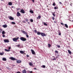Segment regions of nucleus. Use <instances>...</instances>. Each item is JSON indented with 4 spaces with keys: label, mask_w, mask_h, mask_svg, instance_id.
<instances>
[{
    "label": "nucleus",
    "mask_w": 73,
    "mask_h": 73,
    "mask_svg": "<svg viewBox=\"0 0 73 73\" xmlns=\"http://www.w3.org/2000/svg\"><path fill=\"white\" fill-rule=\"evenodd\" d=\"M52 17V20H54V19H55L54 17Z\"/></svg>",
    "instance_id": "nucleus-40"
},
{
    "label": "nucleus",
    "mask_w": 73,
    "mask_h": 73,
    "mask_svg": "<svg viewBox=\"0 0 73 73\" xmlns=\"http://www.w3.org/2000/svg\"><path fill=\"white\" fill-rule=\"evenodd\" d=\"M25 51H23V50H21L20 51V53H21V54H24V53Z\"/></svg>",
    "instance_id": "nucleus-12"
},
{
    "label": "nucleus",
    "mask_w": 73,
    "mask_h": 73,
    "mask_svg": "<svg viewBox=\"0 0 73 73\" xmlns=\"http://www.w3.org/2000/svg\"><path fill=\"white\" fill-rule=\"evenodd\" d=\"M24 54H25V53H24Z\"/></svg>",
    "instance_id": "nucleus-60"
},
{
    "label": "nucleus",
    "mask_w": 73,
    "mask_h": 73,
    "mask_svg": "<svg viewBox=\"0 0 73 73\" xmlns=\"http://www.w3.org/2000/svg\"><path fill=\"white\" fill-rule=\"evenodd\" d=\"M27 57H29V55H27Z\"/></svg>",
    "instance_id": "nucleus-45"
},
{
    "label": "nucleus",
    "mask_w": 73,
    "mask_h": 73,
    "mask_svg": "<svg viewBox=\"0 0 73 73\" xmlns=\"http://www.w3.org/2000/svg\"><path fill=\"white\" fill-rule=\"evenodd\" d=\"M29 12L30 13H33L34 12H33V10H30V11H29Z\"/></svg>",
    "instance_id": "nucleus-23"
},
{
    "label": "nucleus",
    "mask_w": 73,
    "mask_h": 73,
    "mask_svg": "<svg viewBox=\"0 0 73 73\" xmlns=\"http://www.w3.org/2000/svg\"><path fill=\"white\" fill-rule=\"evenodd\" d=\"M64 25L65 27L66 28H68V25H67V24H65Z\"/></svg>",
    "instance_id": "nucleus-19"
},
{
    "label": "nucleus",
    "mask_w": 73,
    "mask_h": 73,
    "mask_svg": "<svg viewBox=\"0 0 73 73\" xmlns=\"http://www.w3.org/2000/svg\"><path fill=\"white\" fill-rule=\"evenodd\" d=\"M22 73H27V71L25 69L23 70L22 71Z\"/></svg>",
    "instance_id": "nucleus-15"
},
{
    "label": "nucleus",
    "mask_w": 73,
    "mask_h": 73,
    "mask_svg": "<svg viewBox=\"0 0 73 73\" xmlns=\"http://www.w3.org/2000/svg\"><path fill=\"white\" fill-rule=\"evenodd\" d=\"M1 1H4V0H1Z\"/></svg>",
    "instance_id": "nucleus-56"
},
{
    "label": "nucleus",
    "mask_w": 73,
    "mask_h": 73,
    "mask_svg": "<svg viewBox=\"0 0 73 73\" xmlns=\"http://www.w3.org/2000/svg\"><path fill=\"white\" fill-rule=\"evenodd\" d=\"M8 17L10 20H14L13 17H12L11 16H9Z\"/></svg>",
    "instance_id": "nucleus-4"
},
{
    "label": "nucleus",
    "mask_w": 73,
    "mask_h": 73,
    "mask_svg": "<svg viewBox=\"0 0 73 73\" xmlns=\"http://www.w3.org/2000/svg\"><path fill=\"white\" fill-rule=\"evenodd\" d=\"M25 21H27V22L28 21V19L27 18L25 19Z\"/></svg>",
    "instance_id": "nucleus-37"
},
{
    "label": "nucleus",
    "mask_w": 73,
    "mask_h": 73,
    "mask_svg": "<svg viewBox=\"0 0 73 73\" xmlns=\"http://www.w3.org/2000/svg\"><path fill=\"white\" fill-rule=\"evenodd\" d=\"M10 59L11 60H16V61H17V59L13 57H11L10 58Z\"/></svg>",
    "instance_id": "nucleus-5"
},
{
    "label": "nucleus",
    "mask_w": 73,
    "mask_h": 73,
    "mask_svg": "<svg viewBox=\"0 0 73 73\" xmlns=\"http://www.w3.org/2000/svg\"><path fill=\"white\" fill-rule=\"evenodd\" d=\"M42 68H45V66L44 65H43L42 66Z\"/></svg>",
    "instance_id": "nucleus-38"
},
{
    "label": "nucleus",
    "mask_w": 73,
    "mask_h": 73,
    "mask_svg": "<svg viewBox=\"0 0 73 73\" xmlns=\"http://www.w3.org/2000/svg\"><path fill=\"white\" fill-rule=\"evenodd\" d=\"M19 39V37H18L17 38H13V41H14L15 42H17V40H18Z\"/></svg>",
    "instance_id": "nucleus-1"
},
{
    "label": "nucleus",
    "mask_w": 73,
    "mask_h": 73,
    "mask_svg": "<svg viewBox=\"0 0 73 73\" xmlns=\"http://www.w3.org/2000/svg\"><path fill=\"white\" fill-rule=\"evenodd\" d=\"M13 66H15V65H13Z\"/></svg>",
    "instance_id": "nucleus-61"
},
{
    "label": "nucleus",
    "mask_w": 73,
    "mask_h": 73,
    "mask_svg": "<svg viewBox=\"0 0 73 73\" xmlns=\"http://www.w3.org/2000/svg\"><path fill=\"white\" fill-rule=\"evenodd\" d=\"M21 12L22 13H25V11H24V10L23 9H22L21 10Z\"/></svg>",
    "instance_id": "nucleus-8"
},
{
    "label": "nucleus",
    "mask_w": 73,
    "mask_h": 73,
    "mask_svg": "<svg viewBox=\"0 0 73 73\" xmlns=\"http://www.w3.org/2000/svg\"><path fill=\"white\" fill-rule=\"evenodd\" d=\"M23 23H25V21H23Z\"/></svg>",
    "instance_id": "nucleus-50"
},
{
    "label": "nucleus",
    "mask_w": 73,
    "mask_h": 73,
    "mask_svg": "<svg viewBox=\"0 0 73 73\" xmlns=\"http://www.w3.org/2000/svg\"><path fill=\"white\" fill-rule=\"evenodd\" d=\"M61 35V33H58V35Z\"/></svg>",
    "instance_id": "nucleus-49"
},
{
    "label": "nucleus",
    "mask_w": 73,
    "mask_h": 73,
    "mask_svg": "<svg viewBox=\"0 0 73 73\" xmlns=\"http://www.w3.org/2000/svg\"><path fill=\"white\" fill-rule=\"evenodd\" d=\"M57 48H60V45H58V44L57 45H56Z\"/></svg>",
    "instance_id": "nucleus-33"
},
{
    "label": "nucleus",
    "mask_w": 73,
    "mask_h": 73,
    "mask_svg": "<svg viewBox=\"0 0 73 73\" xmlns=\"http://www.w3.org/2000/svg\"><path fill=\"white\" fill-rule=\"evenodd\" d=\"M20 39L22 41H25L27 40V38L24 37H21L20 38Z\"/></svg>",
    "instance_id": "nucleus-2"
},
{
    "label": "nucleus",
    "mask_w": 73,
    "mask_h": 73,
    "mask_svg": "<svg viewBox=\"0 0 73 73\" xmlns=\"http://www.w3.org/2000/svg\"><path fill=\"white\" fill-rule=\"evenodd\" d=\"M17 16L18 17H19V16H21V14L18 11L17 13Z\"/></svg>",
    "instance_id": "nucleus-7"
},
{
    "label": "nucleus",
    "mask_w": 73,
    "mask_h": 73,
    "mask_svg": "<svg viewBox=\"0 0 73 73\" xmlns=\"http://www.w3.org/2000/svg\"><path fill=\"white\" fill-rule=\"evenodd\" d=\"M72 22H73V20H72Z\"/></svg>",
    "instance_id": "nucleus-59"
},
{
    "label": "nucleus",
    "mask_w": 73,
    "mask_h": 73,
    "mask_svg": "<svg viewBox=\"0 0 73 73\" xmlns=\"http://www.w3.org/2000/svg\"><path fill=\"white\" fill-rule=\"evenodd\" d=\"M29 64L30 66H33V64L31 62L29 63Z\"/></svg>",
    "instance_id": "nucleus-22"
},
{
    "label": "nucleus",
    "mask_w": 73,
    "mask_h": 73,
    "mask_svg": "<svg viewBox=\"0 0 73 73\" xmlns=\"http://www.w3.org/2000/svg\"><path fill=\"white\" fill-rule=\"evenodd\" d=\"M28 23L29 24V23H29V22H28Z\"/></svg>",
    "instance_id": "nucleus-57"
},
{
    "label": "nucleus",
    "mask_w": 73,
    "mask_h": 73,
    "mask_svg": "<svg viewBox=\"0 0 73 73\" xmlns=\"http://www.w3.org/2000/svg\"><path fill=\"white\" fill-rule=\"evenodd\" d=\"M11 24H12L15 25V24L16 23H15L14 22H11Z\"/></svg>",
    "instance_id": "nucleus-32"
},
{
    "label": "nucleus",
    "mask_w": 73,
    "mask_h": 73,
    "mask_svg": "<svg viewBox=\"0 0 73 73\" xmlns=\"http://www.w3.org/2000/svg\"><path fill=\"white\" fill-rule=\"evenodd\" d=\"M4 52H3V53H2L1 52H0V54L1 56H2V55H3V54H4Z\"/></svg>",
    "instance_id": "nucleus-26"
},
{
    "label": "nucleus",
    "mask_w": 73,
    "mask_h": 73,
    "mask_svg": "<svg viewBox=\"0 0 73 73\" xmlns=\"http://www.w3.org/2000/svg\"><path fill=\"white\" fill-rule=\"evenodd\" d=\"M60 24L61 25H64V23H61Z\"/></svg>",
    "instance_id": "nucleus-43"
},
{
    "label": "nucleus",
    "mask_w": 73,
    "mask_h": 73,
    "mask_svg": "<svg viewBox=\"0 0 73 73\" xmlns=\"http://www.w3.org/2000/svg\"><path fill=\"white\" fill-rule=\"evenodd\" d=\"M59 3H60V4H62V3L60 2H59Z\"/></svg>",
    "instance_id": "nucleus-52"
},
{
    "label": "nucleus",
    "mask_w": 73,
    "mask_h": 73,
    "mask_svg": "<svg viewBox=\"0 0 73 73\" xmlns=\"http://www.w3.org/2000/svg\"><path fill=\"white\" fill-rule=\"evenodd\" d=\"M59 42H60V43L62 42L61 41H59Z\"/></svg>",
    "instance_id": "nucleus-55"
},
{
    "label": "nucleus",
    "mask_w": 73,
    "mask_h": 73,
    "mask_svg": "<svg viewBox=\"0 0 73 73\" xmlns=\"http://www.w3.org/2000/svg\"><path fill=\"white\" fill-rule=\"evenodd\" d=\"M47 7H48V6H47Z\"/></svg>",
    "instance_id": "nucleus-58"
},
{
    "label": "nucleus",
    "mask_w": 73,
    "mask_h": 73,
    "mask_svg": "<svg viewBox=\"0 0 73 73\" xmlns=\"http://www.w3.org/2000/svg\"><path fill=\"white\" fill-rule=\"evenodd\" d=\"M52 60H56V58H54L52 59Z\"/></svg>",
    "instance_id": "nucleus-42"
},
{
    "label": "nucleus",
    "mask_w": 73,
    "mask_h": 73,
    "mask_svg": "<svg viewBox=\"0 0 73 73\" xmlns=\"http://www.w3.org/2000/svg\"><path fill=\"white\" fill-rule=\"evenodd\" d=\"M26 36H27V37L28 38V37H29V35H28L27 34L26 35Z\"/></svg>",
    "instance_id": "nucleus-41"
},
{
    "label": "nucleus",
    "mask_w": 73,
    "mask_h": 73,
    "mask_svg": "<svg viewBox=\"0 0 73 73\" xmlns=\"http://www.w3.org/2000/svg\"><path fill=\"white\" fill-rule=\"evenodd\" d=\"M4 41V42H9V41L8 39H5Z\"/></svg>",
    "instance_id": "nucleus-10"
},
{
    "label": "nucleus",
    "mask_w": 73,
    "mask_h": 73,
    "mask_svg": "<svg viewBox=\"0 0 73 73\" xmlns=\"http://www.w3.org/2000/svg\"><path fill=\"white\" fill-rule=\"evenodd\" d=\"M3 31V29L0 28V33H1V32Z\"/></svg>",
    "instance_id": "nucleus-36"
},
{
    "label": "nucleus",
    "mask_w": 73,
    "mask_h": 73,
    "mask_svg": "<svg viewBox=\"0 0 73 73\" xmlns=\"http://www.w3.org/2000/svg\"><path fill=\"white\" fill-rule=\"evenodd\" d=\"M17 47H18V48H21L20 47V45H16V46Z\"/></svg>",
    "instance_id": "nucleus-27"
},
{
    "label": "nucleus",
    "mask_w": 73,
    "mask_h": 73,
    "mask_svg": "<svg viewBox=\"0 0 73 73\" xmlns=\"http://www.w3.org/2000/svg\"><path fill=\"white\" fill-rule=\"evenodd\" d=\"M55 52L56 53H58V52L57 50H56Z\"/></svg>",
    "instance_id": "nucleus-39"
},
{
    "label": "nucleus",
    "mask_w": 73,
    "mask_h": 73,
    "mask_svg": "<svg viewBox=\"0 0 73 73\" xmlns=\"http://www.w3.org/2000/svg\"><path fill=\"white\" fill-rule=\"evenodd\" d=\"M4 34H5V31H3L2 32V34L4 35Z\"/></svg>",
    "instance_id": "nucleus-28"
},
{
    "label": "nucleus",
    "mask_w": 73,
    "mask_h": 73,
    "mask_svg": "<svg viewBox=\"0 0 73 73\" xmlns=\"http://www.w3.org/2000/svg\"><path fill=\"white\" fill-rule=\"evenodd\" d=\"M44 25L45 26H47V25H48L46 23H44Z\"/></svg>",
    "instance_id": "nucleus-30"
},
{
    "label": "nucleus",
    "mask_w": 73,
    "mask_h": 73,
    "mask_svg": "<svg viewBox=\"0 0 73 73\" xmlns=\"http://www.w3.org/2000/svg\"><path fill=\"white\" fill-rule=\"evenodd\" d=\"M52 15L54 17H55L56 16V15L54 14V13H52Z\"/></svg>",
    "instance_id": "nucleus-25"
},
{
    "label": "nucleus",
    "mask_w": 73,
    "mask_h": 73,
    "mask_svg": "<svg viewBox=\"0 0 73 73\" xmlns=\"http://www.w3.org/2000/svg\"><path fill=\"white\" fill-rule=\"evenodd\" d=\"M19 9H20V8H18L17 9V11H19Z\"/></svg>",
    "instance_id": "nucleus-48"
},
{
    "label": "nucleus",
    "mask_w": 73,
    "mask_h": 73,
    "mask_svg": "<svg viewBox=\"0 0 73 73\" xmlns=\"http://www.w3.org/2000/svg\"><path fill=\"white\" fill-rule=\"evenodd\" d=\"M54 23H57V21H54Z\"/></svg>",
    "instance_id": "nucleus-51"
},
{
    "label": "nucleus",
    "mask_w": 73,
    "mask_h": 73,
    "mask_svg": "<svg viewBox=\"0 0 73 73\" xmlns=\"http://www.w3.org/2000/svg\"><path fill=\"white\" fill-rule=\"evenodd\" d=\"M54 13H55V12H54Z\"/></svg>",
    "instance_id": "nucleus-62"
},
{
    "label": "nucleus",
    "mask_w": 73,
    "mask_h": 73,
    "mask_svg": "<svg viewBox=\"0 0 73 73\" xmlns=\"http://www.w3.org/2000/svg\"><path fill=\"white\" fill-rule=\"evenodd\" d=\"M32 1H33V3H35V0H32Z\"/></svg>",
    "instance_id": "nucleus-47"
},
{
    "label": "nucleus",
    "mask_w": 73,
    "mask_h": 73,
    "mask_svg": "<svg viewBox=\"0 0 73 73\" xmlns=\"http://www.w3.org/2000/svg\"><path fill=\"white\" fill-rule=\"evenodd\" d=\"M37 30H35L34 31V32L35 33H37Z\"/></svg>",
    "instance_id": "nucleus-34"
},
{
    "label": "nucleus",
    "mask_w": 73,
    "mask_h": 73,
    "mask_svg": "<svg viewBox=\"0 0 73 73\" xmlns=\"http://www.w3.org/2000/svg\"><path fill=\"white\" fill-rule=\"evenodd\" d=\"M34 69H35V70H36V68H34Z\"/></svg>",
    "instance_id": "nucleus-53"
},
{
    "label": "nucleus",
    "mask_w": 73,
    "mask_h": 73,
    "mask_svg": "<svg viewBox=\"0 0 73 73\" xmlns=\"http://www.w3.org/2000/svg\"><path fill=\"white\" fill-rule=\"evenodd\" d=\"M22 33L24 34L25 35L27 34V32H26L25 31H23Z\"/></svg>",
    "instance_id": "nucleus-17"
},
{
    "label": "nucleus",
    "mask_w": 73,
    "mask_h": 73,
    "mask_svg": "<svg viewBox=\"0 0 73 73\" xmlns=\"http://www.w3.org/2000/svg\"><path fill=\"white\" fill-rule=\"evenodd\" d=\"M41 18V16L40 15H39L38 17L37 18V19H40Z\"/></svg>",
    "instance_id": "nucleus-24"
},
{
    "label": "nucleus",
    "mask_w": 73,
    "mask_h": 73,
    "mask_svg": "<svg viewBox=\"0 0 73 73\" xmlns=\"http://www.w3.org/2000/svg\"><path fill=\"white\" fill-rule=\"evenodd\" d=\"M1 68H0V70H1Z\"/></svg>",
    "instance_id": "nucleus-54"
},
{
    "label": "nucleus",
    "mask_w": 73,
    "mask_h": 73,
    "mask_svg": "<svg viewBox=\"0 0 73 73\" xmlns=\"http://www.w3.org/2000/svg\"><path fill=\"white\" fill-rule=\"evenodd\" d=\"M5 35H3V37H5Z\"/></svg>",
    "instance_id": "nucleus-44"
},
{
    "label": "nucleus",
    "mask_w": 73,
    "mask_h": 73,
    "mask_svg": "<svg viewBox=\"0 0 73 73\" xmlns=\"http://www.w3.org/2000/svg\"><path fill=\"white\" fill-rule=\"evenodd\" d=\"M41 33L39 31H38L37 32V34L38 35H41Z\"/></svg>",
    "instance_id": "nucleus-18"
},
{
    "label": "nucleus",
    "mask_w": 73,
    "mask_h": 73,
    "mask_svg": "<svg viewBox=\"0 0 73 73\" xmlns=\"http://www.w3.org/2000/svg\"><path fill=\"white\" fill-rule=\"evenodd\" d=\"M48 48H50V47H51V45L50 44H48Z\"/></svg>",
    "instance_id": "nucleus-21"
},
{
    "label": "nucleus",
    "mask_w": 73,
    "mask_h": 73,
    "mask_svg": "<svg viewBox=\"0 0 73 73\" xmlns=\"http://www.w3.org/2000/svg\"><path fill=\"white\" fill-rule=\"evenodd\" d=\"M2 27H3V28H7V27H8V26L7 25H3Z\"/></svg>",
    "instance_id": "nucleus-13"
},
{
    "label": "nucleus",
    "mask_w": 73,
    "mask_h": 73,
    "mask_svg": "<svg viewBox=\"0 0 73 73\" xmlns=\"http://www.w3.org/2000/svg\"><path fill=\"white\" fill-rule=\"evenodd\" d=\"M16 73H21V72H20V71H18L16 72Z\"/></svg>",
    "instance_id": "nucleus-46"
},
{
    "label": "nucleus",
    "mask_w": 73,
    "mask_h": 73,
    "mask_svg": "<svg viewBox=\"0 0 73 73\" xmlns=\"http://www.w3.org/2000/svg\"><path fill=\"white\" fill-rule=\"evenodd\" d=\"M41 35L42 36L44 37V36H46V34H45L44 33H41Z\"/></svg>",
    "instance_id": "nucleus-6"
},
{
    "label": "nucleus",
    "mask_w": 73,
    "mask_h": 73,
    "mask_svg": "<svg viewBox=\"0 0 73 73\" xmlns=\"http://www.w3.org/2000/svg\"><path fill=\"white\" fill-rule=\"evenodd\" d=\"M68 52L69 54H72V52L70 50H68Z\"/></svg>",
    "instance_id": "nucleus-14"
},
{
    "label": "nucleus",
    "mask_w": 73,
    "mask_h": 73,
    "mask_svg": "<svg viewBox=\"0 0 73 73\" xmlns=\"http://www.w3.org/2000/svg\"><path fill=\"white\" fill-rule=\"evenodd\" d=\"M9 5H12V3L11 2H10L8 3Z\"/></svg>",
    "instance_id": "nucleus-16"
},
{
    "label": "nucleus",
    "mask_w": 73,
    "mask_h": 73,
    "mask_svg": "<svg viewBox=\"0 0 73 73\" xmlns=\"http://www.w3.org/2000/svg\"><path fill=\"white\" fill-rule=\"evenodd\" d=\"M2 60L3 61H7V59H6V58H2Z\"/></svg>",
    "instance_id": "nucleus-20"
},
{
    "label": "nucleus",
    "mask_w": 73,
    "mask_h": 73,
    "mask_svg": "<svg viewBox=\"0 0 73 73\" xmlns=\"http://www.w3.org/2000/svg\"><path fill=\"white\" fill-rule=\"evenodd\" d=\"M30 21H31V23H33V19H30Z\"/></svg>",
    "instance_id": "nucleus-31"
},
{
    "label": "nucleus",
    "mask_w": 73,
    "mask_h": 73,
    "mask_svg": "<svg viewBox=\"0 0 73 73\" xmlns=\"http://www.w3.org/2000/svg\"><path fill=\"white\" fill-rule=\"evenodd\" d=\"M54 9H58V7L57 6L55 7H54Z\"/></svg>",
    "instance_id": "nucleus-29"
},
{
    "label": "nucleus",
    "mask_w": 73,
    "mask_h": 73,
    "mask_svg": "<svg viewBox=\"0 0 73 73\" xmlns=\"http://www.w3.org/2000/svg\"><path fill=\"white\" fill-rule=\"evenodd\" d=\"M11 47H9L8 48V50H7V49H5V51H6V52H9L11 51Z\"/></svg>",
    "instance_id": "nucleus-3"
},
{
    "label": "nucleus",
    "mask_w": 73,
    "mask_h": 73,
    "mask_svg": "<svg viewBox=\"0 0 73 73\" xmlns=\"http://www.w3.org/2000/svg\"><path fill=\"white\" fill-rule=\"evenodd\" d=\"M16 62L17 63L20 64V63H21V61L20 60H17Z\"/></svg>",
    "instance_id": "nucleus-11"
},
{
    "label": "nucleus",
    "mask_w": 73,
    "mask_h": 73,
    "mask_svg": "<svg viewBox=\"0 0 73 73\" xmlns=\"http://www.w3.org/2000/svg\"><path fill=\"white\" fill-rule=\"evenodd\" d=\"M31 50L32 52V54H35L36 53H35V51H34L33 50L31 49Z\"/></svg>",
    "instance_id": "nucleus-9"
},
{
    "label": "nucleus",
    "mask_w": 73,
    "mask_h": 73,
    "mask_svg": "<svg viewBox=\"0 0 73 73\" xmlns=\"http://www.w3.org/2000/svg\"><path fill=\"white\" fill-rule=\"evenodd\" d=\"M56 5V3L54 2L52 4V5L53 6H55Z\"/></svg>",
    "instance_id": "nucleus-35"
}]
</instances>
